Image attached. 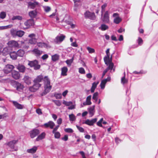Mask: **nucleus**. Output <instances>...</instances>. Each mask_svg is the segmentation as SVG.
Returning a JSON list of instances; mask_svg holds the SVG:
<instances>
[{"label": "nucleus", "mask_w": 158, "mask_h": 158, "mask_svg": "<svg viewBox=\"0 0 158 158\" xmlns=\"http://www.w3.org/2000/svg\"><path fill=\"white\" fill-rule=\"evenodd\" d=\"M91 95H90L88 96L86 98V102H83V104L84 106L91 105Z\"/></svg>", "instance_id": "obj_26"}, {"label": "nucleus", "mask_w": 158, "mask_h": 158, "mask_svg": "<svg viewBox=\"0 0 158 158\" xmlns=\"http://www.w3.org/2000/svg\"><path fill=\"white\" fill-rule=\"evenodd\" d=\"M107 6V3H105L102 6V15L103 12L105 11V8Z\"/></svg>", "instance_id": "obj_52"}, {"label": "nucleus", "mask_w": 158, "mask_h": 158, "mask_svg": "<svg viewBox=\"0 0 158 158\" xmlns=\"http://www.w3.org/2000/svg\"><path fill=\"white\" fill-rule=\"evenodd\" d=\"M52 101L57 106H59L61 105V102L60 101L58 100H53Z\"/></svg>", "instance_id": "obj_45"}, {"label": "nucleus", "mask_w": 158, "mask_h": 158, "mask_svg": "<svg viewBox=\"0 0 158 158\" xmlns=\"http://www.w3.org/2000/svg\"><path fill=\"white\" fill-rule=\"evenodd\" d=\"M28 65L31 67H34V69L35 70L39 69L40 68V65L38 64V61L36 60L29 61Z\"/></svg>", "instance_id": "obj_2"}, {"label": "nucleus", "mask_w": 158, "mask_h": 158, "mask_svg": "<svg viewBox=\"0 0 158 158\" xmlns=\"http://www.w3.org/2000/svg\"><path fill=\"white\" fill-rule=\"evenodd\" d=\"M30 137L31 138H33L38 135L40 133L39 130L34 129L29 132Z\"/></svg>", "instance_id": "obj_8"}, {"label": "nucleus", "mask_w": 158, "mask_h": 158, "mask_svg": "<svg viewBox=\"0 0 158 158\" xmlns=\"http://www.w3.org/2000/svg\"><path fill=\"white\" fill-rule=\"evenodd\" d=\"M37 150V147L35 146L31 148L27 149V152L29 153H34L36 152Z\"/></svg>", "instance_id": "obj_28"}, {"label": "nucleus", "mask_w": 158, "mask_h": 158, "mask_svg": "<svg viewBox=\"0 0 158 158\" xmlns=\"http://www.w3.org/2000/svg\"><path fill=\"white\" fill-rule=\"evenodd\" d=\"M45 128L50 127L51 129L53 128L55 126V123L52 121H49L47 123H44L43 125Z\"/></svg>", "instance_id": "obj_15"}, {"label": "nucleus", "mask_w": 158, "mask_h": 158, "mask_svg": "<svg viewBox=\"0 0 158 158\" xmlns=\"http://www.w3.org/2000/svg\"><path fill=\"white\" fill-rule=\"evenodd\" d=\"M24 53V51L22 49H19L16 52L17 56L19 57L23 56Z\"/></svg>", "instance_id": "obj_29"}, {"label": "nucleus", "mask_w": 158, "mask_h": 158, "mask_svg": "<svg viewBox=\"0 0 158 158\" xmlns=\"http://www.w3.org/2000/svg\"><path fill=\"white\" fill-rule=\"evenodd\" d=\"M102 20L105 23H109V17L108 11H106L105 12L103 17L102 18Z\"/></svg>", "instance_id": "obj_10"}, {"label": "nucleus", "mask_w": 158, "mask_h": 158, "mask_svg": "<svg viewBox=\"0 0 158 158\" xmlns=\"http://www.w3.org/2000/svg\"><path fill=\"white\" fill-rule=\"evenodd\" d=\"M54 96L56 99H60L62 98V95L60 93H55L54 94Z\"/></svg>", "instance_id": "obj_41"}, {"label": "nucleus", "mask_w": 158, "mask_h": 158, "mask_svg": "<svg viewBox=\"0 0 158 158\" xmlns=\"http://www.w3.org/2000/svg\"><path fill=\"white\" fill-rule=\"evenodd\" d=\"M66 62L68 66H70L73 62V59L70 60H67L66 61Z\"/></svg>", "instance_id": "obj_49"}, {"label": "nucleus", "mask_w": 158, "mask_h": 158, "mask_svg": "<svg viewBox=\"0 0 158 158\" xmlns=\"http://www.w3.org/2000/svg\"><path fill=\"white\" fill-rule=\"evenodd\" d=\"M68 71V68L66 67H64L61 69V75L63 76H66L67 75V72Z\"/></svg>", "instance_id": "obj_32"}, {"label": "nucleus", "mask_w": 158, "mask_h": 158, "mask_svg": "<svg viewBox=\"0 0 158 158\" xmlns=\"http://www.w3.org/2000/svg\"><path fill=\"white\" fill-rule=\"evenodd\" d=\"M8 46L10 47H17L19 46L17 42L14 40L9 41L7 43Z\"/></svg>", "instance_id": "obj_14"}, {"label": "nucleus", "mask_w": 158, "mask_h": 158, "mask_svg": "<svg viewBox=\"0 0 158 158\" xmlns=\"http://www.w3.org/2000/svg\"><path fill=\"white\" fill-rule=\"evenodd\" d=\"M28 7L31 9H34L36 6L39 4V3L37 2H28Z\"/></svg>", "instance_id": "obj_17"}, {"label": "nucleus", "mask_w": 158, "mask_h": 158, "mask_svg": "<svg viewBox=\"0 0 158 158\" xmlns=\"http://www.w3.org/2000/svg\"><path fill=\"white\" fill-rule=\"evenodd\" d=\"M33 52L38 56H39L41 54L40 51L37 48L34 49L33 50Z\"/></svg>", "instance_id": "obj_50"}, {"label": "nucleus", "mask_w": 158, "mask_h": 158, "mask_svg": "<svg viewBox=\"0 0 158 158\" xmlns=\"http://www.w3.org/2000/svg\"><path fill=\"white\" fill-rule=\"evenodd\" d=\"M24 25L26 26V29L29 28L31 26L34 25V20L33 19H28L24 23Z\"/></svg>", "instance_id": "obj_7"}, {"label": "nucleus", "mask_w": 158, "mask_h": 158, "mask_svg": "<svg viewBox=\"0 0 158 158\" xmlns=\"http://www.w3.org/2000/svg\"><path fill=\"white\" fill-rule=\"evenodd\" d=\"M62 122V119L61 118H59L58 119L57 121V124L59 125L61 124Z\"/></svg>", "instance_id": "obj_61"}, {"label": "nucleus", "mask_w": 158, "mask_h": 158, "mask_svg": "<svg viewBox=\"0 0 158 158\" xmlns=\"http://www.w3.org/2000/svg\"><path fill=\"white\" fill-rule=\"evenodd\" d=\"M45 133L44 132H42L38 136L37 138L35 139L36 141H38L40 140H42L45 138Z\"/></svg>", "instance_id": "obj_25"}, {"label": "nucleus", "mask_w": 158, "mask_h": 158, "mask_svg": "<svg viewBox=\"0 0 158 158\" xmlns=\"http://www.w3.org/2000/svg\"><path fill=\"white\" fill-rule=\"evenodd\" d=\"M37 46L40 48H42L44 47V43L39 42L37 43Z\"/></svg>", "instance_id": "obj_57"}, {"label": "nucleus", "mask_w": 158, "mask_h": 158, "mask_svg": "<svg viewBox=\"0 0 158 158\" xmlns=\"http://www.w3.org/2000/svg\"><path fill=\"white\" fill-rule=\"evenodd\" d=\"M59 56L57 54H55L52 56V60L53 62H55L59 59Z\"/></svg>", "instance_id": "obj_30"}, {"label": "nucleus", "mask_w": 158, "mask_h": 158, "mask_svg": "<svg viewBox=\"0 0 158 158\" xmlns=\"http://www.w3.org/2000/svg\"><path fill=\"white\" fill-rule=\"evenodd\" d=\"M24 31L22 30H15L11 32L12 36L14 38H15L17 36L21 37L24 35Z\"/></svg>", "instance_id": "obj_3"}, {"label": "nucleus", "mask_w": 158, "mask_h": 158, "mask_svg": "<svg viewBox=\"0 0 158 158\" xmlns=\"http://www.w3.org/2000/svg\"><path fill=\"white\" fill-rule=\"evenodd\" d=\"M97 119L96 118L93 119L91 120L87 119L84 123L89 126H93L94 124L97 122Z\"/></svg>", "instance_id": "obj_13"}, {"label": "nucleus", "mask_w": 158, "mask_h": 158, "mask_svg": "<svg viewBox=\"0 0 158 158\" xmlns=\"http://www.w3.org/2000/svg\"><path fill=\"white\" fill-rule=\"evenodd\" d=\"M69 120L71 121H73L75 120V117L73 114H71L69 115Z\"/></svg>", "instance_id": "obj_44"}, {"label": "nucleus", "mask_w": 158, "mask_h": 158, "mask_svg": "<svg viewBox=\"0 0 158 158\" xmlns=\"http://www.w3.org/2000/svg\"><path fill=\"white\" fill-rule=\"evenodd\" d=\"M64 131L66 132L69 133H72L73 132V131L71 128H67L64 129Z\"/></svg>", "instance_id": "obj_53"}, {"label": "nucleus", "mask_w": 158, "mask_h": 158, "mask_svg": "<svg viewBox=\"0 0 158 158\" xmlns=\"http://www.w3.org/2000/svg\"><path fill=\"white\" fill-rule=\"evenodd\" d=\"M104 61L105 63V64L107 65H108L109 63H112V56L110 57V56H109V58H107L106 60H104Z\"/></svg>", "instance_id": "obj_36"}, {"label": "nucleus", "mask_w": 158, "mask_h": 158, "mask_svg": "<svg viewBox=\"0 0 158 158\" xmlns=\"http://www.w3.org/2000/svg\"><path fill=\"white\" fill-rule=\"evenodd\" d=\"M6 12L4 11H2L0 13V18L3 19L6 18Z\"/></svg>", "instance_id": "obj_40"}, {"label": "nucleus", "mask_w": 158, "mask_h": 158, "mask_svg": "<svg viewBox=\"0 0 158 158\" xmlns=\"http://www.w3.org/2000/svg\"><path fill=\"white\" fill-rule=\"evenodd\" d=\"M29 42L31 44H35L36 43V40L35 38H32L29 40Z\"/></svg>", "instance_id": "obj_42"}, {"label": "nucleus", "mask_w": 158, "mask_h": 158, "mask_svg": "<svg viewBox=\"0 0 158 158\" xmlns=\"http://www.w3.org/2000/svg\"><path fill=\"white\" fill-rule=\"evenodd\" d=\"M109 66L108 67V68H109V69L110 70H112L113 68L114 67V64L113 63H109Z\"/></svg>", "instance_id": "obj_54"}, {"label": "nucleus", "mask_w": 158, "mask_h": 158, "mask_svg": "<svg viewBox=\"0 0 158 158\" xmlns=\"http://www.w3.org/2000/svg\"><path fill=\"white\" fill-rule=\"evenodd\" d=\"M12 77L15 80H18L20 78V75L19 72L15 70H13L11 72Z\"/></svg>", "instance_id": "obj_11"}, {"label": "nucleus", "mask_w": 158, "mask_h": 158, "mask_svg": "<svg viewBox=\"0 0 158 158\" xmlns=\"http://www.w3.org/2000/svg\"><path fill=\"white\" fill-rule=\"evenodd\" d=\"M138 43L139 45H141L143 43V40L140 37H139L138 38Z\"/></svg>", "instance_id": "obj_51"}, {"label": "nucleus", "mask_w": 158, "mask_h": 158, "mask_svg": "<svg viewBox=\"0 0 158 158\" xmlns=\"http://www.w3.org/2000/svg\"><path fill=\"white\" fill-rule=\"evenodd\" d=\"M17 140H13L7 143H6V144L11 148L13 149L15 148V144L17 143Z\"/></svg>", "instance_id": "obj_20"}, {"label": "nucleus", "mask_w": 158, "mask_h": 158, "mask_svg": "<svg viewBox=\"0 0 158 158\" xmlns=\"http://www.w3.org/2000/svg\"><path fill=\"white\" fill-rule=\"evenodd\" d=\"M110 77H108L106 79L102 80L100 84V87L102 89H103L105 86V85L108 81H110Z\"/></svg>", "instance_id": "obj_18"}, {"label": "nucleus", "mask_w": 158, "mask_h": 158, "mask_svg": "<svg viewBox=\"0 0 158 158\" xmlns=\"http://www.w3.org/2000/svg\"><path fill=\"white\" fill-rule=\"evenodd\" d=\"M85 71L83 68H80V73L82 74H85Z\"/></svg>", "instance_id": "obj_56"}, {"label": "nucleus", "mask_w": 158, "mask_h": 158, "mask_svg": "<svg viewBox=\"0 0 158 158\" xmlns=\"http://www.w3.org/2000/svg\"><path fill=\"white\" fill-rule=\"evenodd\" d=\"M95 106H93L89 109V112L90 115V117H92L94 114V109Z\"/></svg>", "instance_id": "obj_31"}, {"label": "nucleus", "mask_w": 158, "mask_h": 158, "mask_svg": "<svg viewBox=\"0 0 158 158\" xmlns=\"http://www.w3.org/2000/svg\"><path fill=\"white\" fill-rule=\"evenodd\" d=\"M54 134V137L56 139H59L60 138V134L59 132H54V133H53Z\"/></svg>", "instance_id": "obj_43"}, {"label": "nucleus", "mask_w": 158, "mask_h": 158, "mask_svg": "<svg viewBox=\"0 0 158 158\" xmlns=\"http://www.w3.org/2000/svg\"><path fill=\"white\" fill-rule=\"evenodd\" d=\"M108 26L105 24H102L101 25V27H99V29L102 31H105L108 29Z\"/></svg>", "instance_id": "obj_35"}, {"label": "nucleus", "mask_w": 158, "mask_h": 158, "mask_svg": "<svg viewBox=\"0 0 158 158\" xmlns=\"http://www.w3.org/2000/svg\"><path fill=\"white\" fill-rule=\"evenodd\" d=\"M59 127V125H57L54 128L52 131V133H54V132H56V131L57 130Z\"/></svg>", "instance_id": "obj_60"}, {"label": "nucleus", "mask_w": 158, "mask_h": 158, "mask_svg": "<svg viewBox=\"0 0 158 158\" xmlns=\"http://www.w3.org/2000/svg\"><path fill=\"white\" fill-rule=\"evenodd\" d=\"M23 80L24 82L27 85H29L31 84V79L28 76H24L23 78Z\"/></svg>", "instance_id": "obj_22"}, {"label": "nucleus", "mask_w": 158, "mask_h": 158, "mask_svg": "<svg viewBox=\"0 0 158 158\" xmlns=\"http://www.w3.org/2000/svg\"><path fill=\"white\" fill-rule=\"evenodd\" d=\"M102 122H100V121H99L97 123V125L100 127H102L103 128H104L102 125Z\"/></svg>", "instance_id": "obj_63"}, {"label": "nucleus", "mask_w": 158, "mask_h": 158, "mask_svg": "<svg viewBox=\"0 0 158 158\" xmlns=\"http://www.w3.org/2000/svg\"><path fill=\"white\" fill-rule=\"evenodd\" d=\"M13 103L14 106L17 109H22L23 108V105L19 104L16 101H13Z\"/></svg>", "instance_id": "obj_19"}, {"label": "nucleus", "mask_w": 158, "mask_h": 158, "mask_svg": "<svg viewBox=\"0 0 158 158\" xmlns=\"http://www.w3.org/2000/svg\"><path fill=\"white\" fill-rule=\"evenodd\" d=\"M73 1L74 2V3L73 8L74 10L77 12L79 8V0H73Z\"/></svg>", "instance_id": "obj_23"}, {"label": "nucleus", "mask_w": 158, "mask_h": 158, "mask_svg": "<svg viewBox=\"0 0 158 158\" xmlns=\"http://www.w3.org/2000/svg\"><path fill=\"white\" fill-rule=\"evenodd\" d=\"M14 86L17 90L20 92H22L24 88V85L23 84L15 81H14Z\"/></svg>", "instance_id": "obj_4"}, {"label": "nucleus", "mask_w": 158, "mask_h": 158, "mask_svg": "<svg viewBox=\"0 0 158 158\" xmlns=\"http://www.w3.org/2000/svg\"><path fill=\"white\" fill-rule=\"evenodd\" d=\"M17 69L19 70V72L21 73H24L26 70L25 66L23 65H22L19 64L16 67Z\"/></svg>", "instance_id": "obj_21"}, {"label": "nucleus", "mask_w": 158, "mask_h": 158, "mask_svg": "<svg viewBox=\"0 0 158 158\" xmlns=\"http://www.w3.org/2000/svg\"><path fill=\"white\" fill-rule=\"evenodd\" d=\"M61 139L62 140L66 141L68 139V136L67 135H65Z\"/></svg>", "instance_id": "obj_62"}, {"label": "nucleus", "mask_w": 158, "mask_h": 158, "mask_svg": "<svg viewBox=\"0 0 158 158\" xmlns=\"http://www.w3.org/2000/svg\"><path fill=\"white\" fill-rule=\"evenodd\" d=\"M43 8L44 9V10L46 12H48L51 10V8L49 6H44Z\"/></svg>", "instance_id": "obj_47"}, {"label": "nucleus", "mask_w": 158, "mask_h": 158, "mask_svg": "<svg viewBox=\"0 0 158 158\" xmlns=\"http://www.w3.org/2000/svg\"><path fill=\"white\" fill-rule=\"evenodd\" d=\"M48 57V56L47 54H45L41 58L44 60H46Z\"/></svg>", "instance_id": "obj_58"}, {"label": "nucleus", "mask_w": 158, "mask_h": 158, "mask_svg": "<svg viewBox=\"0 0 158 158\" xmlns=\"http://www.w3.org/2000/svg\"><path fill=\"white\" fill-rule=\"evenodd\" d=\"M34 85L32 86H30L29 88V90L31 92H35L39 89L41 87V85L40 83L34 82Z\"/></svg>", "instance_id": "obj_5"}, {"label": "nucleus", "mask_w": 158, "mask_h": 158, "mask_svg": "<svg viewBox=\"0 0 158 158\" xmlns=\"http://www.w3.org/2000/svg\"><path fill=\"white\" fill-rule=\"evenodd\" d=\"M9 49L7 48L6 47L3 48L2 51V53L3 56H6L10 54Z\"/></svg>", "instance_id": "obj_33"}, {"label": "nucleus", "mask_w": 158, "mask_h": 158, "mask_svg": "<svg viewBox=\"0 0 158 158\" xmlns=\"http://www.w3.org/2000/svg\"><path fill=\"white\" fill-rule=\"evenodd\" d=\"M98 92H96L93 94L92 99L94 100V102L95 103H96L98 101Z\"/></svg>", "instance_id": "obj_34"}, {"label": "nucleus", "mask_w": 158, "mask_h": 158, "mask_svg": "<svg viewBox=\"0 0 158 158\" xmlns=\"http://www.w3.org/2000/svg\"><path fill=\"white\" fill-rule=\"evenodd\" d=\"M44 47L47 48H50L51 46L48 44L44 43Z\"/></svg>", "instance_id": "obj_59"}, {"label": "nucleus", "mask_w": 158, "mask_h": 158, "mask_svg": "<svg viewBox=\"0 0 158 158\" xmlns=\"http://www.w3.org/2000/svg\"><path fill=\"white\" fill-rule=\"evenodd\" d=\"M85 18H89L91 20H94L96 17L94 12L91 13L88 11H86L85 13Z\"/></svg>", "instance_id": "obj_6"}, {"label": "nucleus", "mask_w": 158, "mask_h": 158, "mask_svg": "<svg viewBox=\"0 0 158 158\" xmlns=\"http://www.w3.org/2000/svg\"><path fill=\"white\" fill-rule=\"evenodd\" d=\"M9 55L10 58L14 60L16 59L18 56L16 52L15 51L10 52L9 54Z\"/></svg>", "instance_id": "obj_27"}, {"label": "nucleus", "mask_w": 158, "mask_h": 158, "mask_svg": "<svg viewBox=\"0 0 158 158\" xmlns=\"http://www.w3.org/2000/svg\"><path fill=\"white\" fill-rule=\"evenodd\" d=\"M14 66L10 64H7L6 65L4 69V71L6 73H8L12 72V70L14 69Z\"/></svg>", "instance_id": "obj_12"}, {"label": "nucleus", "mask_w": 158, "mask_h": 158, "mask_svg": "<svg viewBox=\"0 0 158 158\" xmlns=\"http://www.w3.org/2000/svg\"><path fill=\"white\" fill-rule=\"evenodd\" d=\"M37 12L36 10H32L30 11L29 13V16L33 19L35 18L37 15Z\"/></svg>", "instance_id": "obj_24"}, {"label": "nucleus", "mask_w": 158, "mask_h": 158, "mask_svg": "<svg viewBox=\"0 0 158 158\" xmlns=\"http://www.w3.org/2000/svg\"><path fill=\"white\" fill-rule=\"evenodd\" d=\"M110 49L108 48L106 50V56H105L104 57V60H106L107 58H109V56H110Z\"/></svg>", "instance_id": "obj_39"}, {"label": "nucleus", "mask_w": 158, "mask_h": 158, "mask_svg": "<svg viewBox=\"0 0 158 158\" xmlns=\"http://www.w3.org/2000/svg\"><path fill=\"white\" fill-rule=\"evenodd\" d=\"M23 18L22 16H20L17 15L16 16H14L12 18V20H15L18 19V20H22V19Z\"/></svg>", "instance_id": "obj_38"}, {"label": "nucleus", "mask_w": 158, "mask_h": 158, "mask_svg": "<svg viewBox=\"0 0 158 158\" xmlns=\"http://www.w3.org/2000/svg\"><path fill=\"white\" fill-rule=\"evenodd\" d=\"M87 49L89 53H94L95 52V51L94 49L90 47H88L87 48Z\"/></svg>", "instance_id": "obj_46"}, {"label": "nucleus", "mask_w": 158, "mask_h": 158, "mask_svg": "<svg viewBox=\"0 0 158 158\" xmlns=\"http://www.w3.org/2000/svg\"><path fill=\"white\" fill-rule=\"evenodd\" d=\"M80 153L82 156V158H86L84 152L83 151L80 152Z\"/></svg>", "instance_id": "obj_64"}, {"label": "nucleus", "mask_w": 158, "mask_h": 158, "mask_svg": "<svg viewBox=\"0 0 158 158\" xmlns=\"http://www.w3.org/2000/svg\"><path fill=\"white\" fill-rule=\"evenodd\" d=\"M121 20L122 19L121 18L119 17H117L114 19V22L115 23L118 24L121 22Z\"/></svg>", "instance_id": "obj_37"}, {"label": "nucleus", "mask_w": 158, "mask_h": 158, "mask_svg": "<svg viewBox=\"0 0 158 158\" xmlns=\"http://www.w3.org/2000/svg\"><path fill=\"white\" fill-rule=\"evenodd\" d=\"M43 80L44 81V90L41 94V95L42 96L46 95L49 93L52 88V86L50 85V80L48 76H45L44 78L42 75H39L34 79L33 82L39 83Z\"/></svg>", "instance_id": "obj_1"}, {"label": "nucleus", "mask_w": 158, "mask_h": 158, "mask_svg": "<svg viewBox=\"0 0 158 158\" xmlns=\"http://www.w3.org/2000/svg\"><path fill=\"white\" fill-rule=\"evenodd\" d=\"M36 112L39 115H41L42 114L41 110L40 108H38L36 109Z\"/></svg>", "instance_id": "obj_55"}, {"label": "nucleus", "mask_w": 158, "mask_h": 158, "mask_svg": "<svg viewBox=\"0 0 158 158\" xmlns=\"http://www.w3.org/2000/svg\"><path fill=\"white\" fill-rule=\"evenodd\" d=\"M63 103L66 106H70L68 107V109L69 110H72L75 108V106L73 105V102L71 101L67 102L64 100L63 102Z\"/></svg>", "instance_id": "obj_9"}, {"label": "nucleus", "mask_w": 158, "mask_h": 158, "mask_svg": "<svg viewBox=\"0 0 158 158\" xmlns=\"http://www.w3.org/2000/svg\"><path fill=\"white\" fill-rule=\"evenodd\" d=\"M127 80L125 78V75L122 77L121 80V82L123 84L127 83Z\"/></svg>", "instance_id": "obj_48"}, {"label": "nucleus", "mask_w": 158, "mask_h": 158, "mask_svg": "<svg viewBox=\"0 0 158 158\" xmlns=\"http://www.w3.org/2000/svg\"><path fill=\"white\" fill-rule=\"evenodd\" d=\"M65 36L63 34H61L60 36H57L54 40L56 43L62 42L65 39Z\"/></svg>", "instance_id": "obj_16"}]
</instances>
